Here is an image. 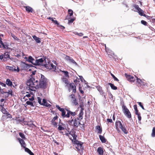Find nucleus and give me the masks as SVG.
<instances>
[{"mask_svg": "<svg viewBox=\"0 0 155 155\" xmlns=\"http://www.w3.org/2000/svg\"><path fill=\"white\" fill-rule=\"evenodd\" d=\"M35 60V59L32 56H30L28 57V59L27 60V61L29 63H31L33 65L34 64L35 62H33V61Z\"/></svg>", "mask_w": 155, "mask_h": 155, "instance_id": "21", "label": "nucleus"}, {"mask_svg": "<svg viewBox=\"0 0 155 155\" xmlns=\"http://www.w3.org/2000/svg\"><path fill=\"white\" fill-rule=\"evenodd\" d=\"M65 59L68 61L69 62L75 64L76 66H78V64L74 61V60L71 57L68 55H66L65 58Z\"/></svg>", "mask_w": 155, "mask_h": 155, "instance_id": "9", "label": "nucleus"}, {"mask_svg": "<svg viewBox=\"0 0 155 155\" xmlns=\"http://www.w3.org/2000/svg\"><path fill=\"white\" fill-rule=\"evenodd\" d=\"M10 58V56L9 55V52H7L6 55H5L4 57V59H3V61H5L8 60V59Z\"/></svg>", "mask_w": 155, "mask_h": 155, "instance_id": "19", "label": "nucleus"}, {"mask_svg": "<svg viewBox=\"0 0 155 155\" xmlns=\"http://www.w3.org/2000/svg\"><path fill=\"white\" fill-rule=\"evenodd\" d=\"M45 64L42 65V68L45 69H51V67H50V64L51 63L50 61L48 59V60L46 62H45Z\"/></svg>", "mask_w": 155, "mask_h": 155, "instance_id": "8", "label": "nucleus"}, {"mask_svg": "<svg viewBox=\"0 0 155 155\" xmlns=\"http://www.w3.org/2000/svg\"><path fill=\"white\" fill-rule=\"evenodd\" d=\"M78 121H76L75 119H73V124L72 126L76 128H77L78 127Z\"/></svg>", "mask_w": 155, "mask_h": 155, "instance_id": "24", "label": "nucleus"}, {"mask_svg": "<svg viewBox=\"0 0 155 155\" xmlns=\"http://www.w3.org/2000/svg\"><path fill=\"white\" fill-rule=\"evenodd\" d=\"M137 78V81L136 82H137L138 84H141L142 83V81L141 79H140L138 78L137 77H136Z\"/></svg>", "mask_w": 155, "mask_h": 155, "instance_id": "53", "label": "nucleus"}, {"mask_svg": "<svg viewBox=\"0 0 155 155\" xmlns=\"http://www.w3.org/2000/svg\"><path fill=\"white\" fill-rule=\"evenodd\" d=\"M84 110V108H81L80 110V112L78 115V117L79 119H80V120H82L83 119V116L84 114L83 113V110Z\"/></svg>", "mask_w": 155, "mask_h": 155, "instance_id": "14", "label": "nucleus"}, {"mask_svg": "<svg viewBox=\"0 0 155 155\" xmlns=\"http://www.w3.org/2000/svg\"><path fill=\"white\" fill-rule=\"evenodd\" d=\"M70 86L71 87L72 89L74 88L75 87H76L75 85L74 84V83H70Z\"/></svg>", "mask_w": 155, "mask_h": 155, "instance_id": "60", "label": "nucleus"}, {"mask_svg": "<svg viewBox=\"0 0 155 155\" xmlns=\"http://www.w3.org/2000/svg\"><path fill=\"white\" fill-rule=\"evenodd\" d=\"M24 148L25 151L28 153L30 155H34V153L28 148L26 147Z\"/></svg>", "mask_w": 155, "mask_h": 155, "instance_id": "20", "label": "nucleus"}, {"mask_svg": "<svg viewBox=\"0 0 155 155\" xmlns=\"http://www.w3.org/2000/svg\"><path fill=\"white\" fill-rule=\"evenodd\" d=\"M99 138L102 143H105L106 142V140L104 136L99 135Z\"/></svg>", "mask_w": 155, "mask_h": 155, "instance_id": "22", "label": "nucleus"}, {"mask_svg": "<svg viewBox=\"0 0 155 155\" xmlns=\"http://www.w3.org/2000/svg\"><path fill=\"white\" fill-rule=\"evenodd\" d=\"M19 134L21 138L22 139H26V138L25 136V135L22 133L19 132Z\"/></svg>", "mask_w": 155, "mask_h": 155, "instance_id": "33", "label": "nucleus"}, {"mask_svg": "<svg viewBox=\"0 0 155 155\" xmlns=\"http://www.w3.org/2000/svg\"><path fill=\"white\" fill-rule=\"evenodd\" d=\"M70 113V111H68V112H67V114H66L65 117L69 118L70 117V115H71Z\"/></svg>", "mask_w": 155, "mask_h": 155, "instance_id": "61", "label": "nucleus"}, {"mask_svg": "<svg viewBox=\"0 0 155 155\" xmlns=\"http://www.w3.org/2000/svg\"><path fill=\"white\" fill-rule=\"evenodd\" d=\"M79 80V79H78L77 77L76 80L74 81V82L75 83L76 85H77L78 84V83L80 82Z\"/></svg>", "mask_w": 155, "mask_h": 155, "instance_id": "50", "label": "nucleus"}, {"mask_svg": "<svg viewBox=\"0 0 155 155\" xmlns=\"http://www.w3.org/2000/svg\"><path fill=\"white\" fill-rule=\"evenodd\" d=\"M18 140L20 143L21 147H22L24 148L26 146V144L25 143L23 139L18 138Z\"/></svg>", "mask_w": 155, "mask_h": 155, "instance_id": "12", "label": "nucleus"}, {"mask_svg": "<svg viewBox=\"0 0 155 155\" xmlns=\"http://www.w3.org/2000/svg\"><path fill=\"white\" fill-rule=\"evenodd\" d=\"M136 115H137V117L139 120V122L140 121L141 119V117L140 116V113L139 112L138 113V114H137Z\"/></svg>", "mask_w": 155, "mask_h": 155, "instance_id": "48", "label": "nucleus"}, {"mask_svg": "<svg viewBox=\"0 0 155 155\" xmlns=\"http://www.w3.org/2000/svg\"><path fill=\"white\" fill-rule=\"evenodd\" d=\"M24 118H23L22 119H20L19 117H16L15 120L19 122L23 123L24 122Z\"/></svg>", "mask_w": 155, "mask_h": 155, "instance_id": "29", "label": "nucleus"}, {"mask_svg": "<svg viewBox=\"0 0 155 155\" xmlns=\"http://www.w3.org/2000/svg\"><path fill=\"white\" fill-rule=\"evenodd\" d=\"M134 7L137 10V12L141 16L146 17H149L148 16L143 13V11L139 7L138 5L135 4L134 5Z\"/></svg>", "mask_w": 155, "mask_h": 155, "instance_id": "6", "label": "nucleus"}, {"mask_svg": "<svg viewBox=\"0 0 155 155\" xmlns=\"http://www.w3.org/2000/svg\"><path fill=\"white\" fill-rule=\"evenodd\" d=\"M136 115H137V117L139 120V122L140 121L141 119V117L140 116V113L139 112L138 113V114H137Z\"/></svg>", "mask_w": 155, "mask_h": 155, "instance_id": "47", "label": "nucleus"}, {"mask_svg": "<svg viewBox=\"0 0 155 155\" xmlns=\"http://www.w3.org/2000/svg\"><path fill=\"white\" fill-rule=\"evenodd\" d=\"M62 72L64 74L66 77L68 78H69V73L68 71H62Z\"/></svg>", "mask_w": 155, "mask_h": 155, "instance_id": "32", "label": "nucleus"}, {"mask_svg": "<svg viewBox=\"0 0 155 155\" xmlns=\"http://www.w3.org/2000/svg\"><path fill=\"white\" fill-rule=\"evenodd\" d=\"M96 88L99 92L102 90V87L100 86H97L96 87Z\"/></svg>", "mask_w": 155, "mask_h": 155, "instance_id": "63", "label": "nucleus"}, {"mask_svg": "<svg viewBox=\"0 0 155 155\" xmlns=\"http://www.w3.org/2000/svg\"><path fill=\"white\" fill-rule=\"evenodd\" d=\"M79 90L81 94H83L84 93V91L81 89V87L80 86L79 87Z\"/></svg>", "mask_w": 155, "mask_h": 155, "instance_id": "64", "label": "nucleus"}, {"mask_svg": "<svg viewBox=\"0 0 155 155\" xmlns=\"http://www.w3.org/2000/svg\"><path fill=\"white\" fill-rule=\"evenodd\" d=\"M68 12L70 15V16H71L73 15V12L72 10L71 9H69L68 10Z\"/></svg>", "mask_w": 155, "mask_h": 155, "instance_id": "40", "label": "nucleus"}, {"mask_svg": "<svg viewBox=\"0 0 155 155\" xmlns=\"http://www.w3.org/2000/svg\"><path fill=\"white\" fill-rule=\"evenodd\" d=\"M48 60V58L46 56H44L43 58H41L38 59H36L35 62L34 63L33 65L35 66L41 65L42 66L43 62L44 61L45 62H46Z\"/></svg>", "mask_w": 155, "mask_h": 155, "instance_id": "1", "label": "nucleus"}, {"mask_svg": "<svg viewBox=\"0 0 155 155\" xmlns=\"http://www.w3.org/2000/svg\"><path fill=\"white\" fill-rule=\"evenodd\" d=\"M75 20L74 18H71L70 19L68 20V23L69 24H70L72 23Z\"/></svg>", "mask_w": 155, "mask_h": 155, "instance_id": "42", "label": "nucleus"}, {"mask_svg": "<svg viewBox=\"0 0 155 155\" xmlns=\"http://www.w3.org/2000/svg\"><path fill=\"white\" fill-rule=\"evenodd\" d=\"M35 81V78L33 77H31L28 80H27L26 84L28 87L35 85V84L34 81Z\"/></svg>", "mask_w": 155, "mask_h": 155, "instance_id": "7", "label": "nucleus"}, {"mask_svg": "<svg viewBox=\"0 0 155 155\" xmlns=\"http://www.w3.org/2000/svg\"><path fill=\"white\" fill-rule=\"evenodd\" d=\"M108 84L110 86L112 89L114 90H116L117 89V87L115 86L114 84L109 83Z\"/></svg>", "mask_w": 155, "mask_h": 155, "instance_id": "27", "label": "nucleus"}, {"mask_svg": "<svg viewBox=\"0 0 155 155\" xmlns=\"http://www.w3.org/2000/svg\"><path fill=\"white\" fill-rule=\"evenodd\" d=\"M123 112L125 115L128 118H131V115L129 110L126 107V106L123 104L122 107Z\"/></svg>", "mask_w": 155, "mask_h": 155, "instance_id": "5", "label": "nucleus"}, {"mask_svg": "<svg viewBox=\"0 0 155 155\" xmlns=\"http://www.w3.org/2000/svg\"><path fill=\"white\" fill-rule=\"evenodd\" d=\"M24 7L28 13L32 12L34 11L33 9L29 6H24Z\"/></svg>", "mask_w": 155, "mask_h": 155, "instance_id": "13", "label": "nucleus"}, {"mask_svg": "<svg viewBox=\"0 0 155 155\" xmlns=\"http://www.w3.org/2000/svg\"><path fill=\"white\" fill-rule=\"evenodd\" d=\"M51 124L53 125L55 127H57V123L56 122H55V121H54L53 122L52 120L51 121Z\"/></svg>", "mask_w": 155, "mask_h": 155, "instance_id": "44", "label": "nucleus"}, {"mask_svg": "<svg viewBox=\"0 0 155 155\" xmlns=\"http://www.w3.org/2000/svg\"><path fill=\"white\" fill-rule=\"evenodd\" d=\"M109 97L110 99H111V100H113V101H114V100L113 99V97L112 95V94L110 93L109 94Z\"/></svg>", "mask_w": 155, "mask_h": 155, "instance_id": "55", "label": "nucleus"}, {"mask_svg": "<svg viewBox=\"0 0 155 155\" xmlns=\"http://www.w3.org/2000/svg\"><path fill=\"white\" fill-rule=\"evenodd\" d=\"M36 85L35 84V85H33L32 86H28L27 87V88L32 91H35L36 89H38L36 88L35 87Z\"/></svg>", "mask_w": 155, "mask_h": 155, "instance_id": "18", "label": "nucleus"}, {"mask_svg": "<svg viewBox=\"0 0 155 155\" xmlns=\"http://www.w3.org/2000/svg\"><path fill=\"white\" fill-rule=\"evenodd\" d=\"M47 78H45L44 75L42 74H41V79L39 80V81H47Z\"/></svg>", "mask_w": 155, "mask_h": 155, "instance_id": "35", "label": "nucleus"}, {"mask_svg": "<svg viewBox=\"0 0 155 155\" xmlns=\"http://www.w3.org/2000/svg\"><path fill=\"white\" fill-rule=\"evenodd\" d=\"M134 109L135 111V114H137L138 113H139V111L137 109V106L136 104H135L134 106Z\"/></svg>", "mask_w": 155, "mask_h": 155, "instance_id": "30", "label": "nucleus"}, {"mask_svg": "<svg viewBox=\"0 0 155 155\" xmlns=\"http://www.w3.org/2000/svg\"><path fill=\"white\" fill-rule=\"evenodd\" d=\"M110 74L115 81H119L118 79L113 74L110 73Z\"/></svg>", "mask_w": 155, "mask_h": 155, "instance_id": "41", "label": "nucleus"}, {"mask_svg": "<svg viewBox=\"0 0 155 155\" xmlns=\"http://www.w3.org/2000/svg\"><path fill=\"white\" fill-rule=\"evenodd\" d=\"M137 103L141 107V108L143 110H145L143 104L141 102H138Z\"/></svg>", "mask_w": 155, "mask_h": 155, "instance_id": "51", "label": "nucleus"}, {"mask_svg": "<svg viewBox=\"0 0 155 155\" xmlns=\"http://www.w3.org/2000/svg\"><path fill=\"white\" fill-rule=\"evenodd\" d=\"M61 79H62V81L63 82H64L65 83V84H68L69 82H68V80L67 79L65 78H61Z\"/></svg>", "mask_w": 155, "mask_h": 155, "instance_id": "31", "label": "nucleus"}, {"mask_svg": "<svg viewBox=\"0 0 155 155\" xmlns=\"http://www.w3.org/2000/svg\"><path fill=\"white\" fill-rule=\"evenodd\" d=\"M35 101L32 102L30 101H27L26 102V104L28 105H30L31 106L34 107L35 106Z\"/></svg>", "mask_w": 155, "mask_h": 155, "instance_id": "23", "label": "nucleus"}, {"mask_svg": "<svg viewBox=\"0 0 155 155\" xmlns=\"http://www.w3.org/2000/svg\"><path fill=\"white\" fill-rule=\"evenodd\" d=\"M73 143L78 151H80L81 150H82L84 149L83 145V143L77 140L73 142Z\"/></svg>", "mask_w": 155, "mask_h": 155, "instance_id": "3", "label": "nucleus"}, {"mask_svg": "<svg viewBox=\"0 0 155 155\" xmlns=\"http://www.w3.org/2000/svg\"><path fill=\"white\" fill-rule=\"evenodd\" d=\"M48 19H50L55 24L58 25L59 24L58 21L57 20H54L53 18L49 17L48 18Z\"/></svg>", "mask_w": 155, "mask_h": 155, "instance_id": "28", "label": "nucleus"}, {"mask_svg": "<svg viewBox=\"0 0 155 155\" xmlns=\"http://www.w3.org/2000/svg\"><path fill=\"white\" fill-rule=\"evenodd\" d=\"M70 114H71V115L72 116H74L75 115H76V112H73L70 111Z\"/></svg>", "mask_w": 155, "mask_h": 155, "instance_id": "62", "label": "nucleus"}, {"mask_svg": "<svg viewBox=\"0 0 155 155\" xmlns=\"http://www.w3.org/2000/svg\"><path fill=\"white\" fill-rule=\"evenodd\" d=\"M125 75L128 80L131 83L134 82L135 78L133 76L126 73L125 74Z\"/></svg>", "mask_w": 155, "mask_h": 155, "instance_id": "10", "label": "nucleus"}, {"mask_svg": "<svg viewBox=\"0 0 155 155\" xmlns=\"http://www.w3.org/2000/svg\"><path fill=\"white\" fill-rule=\"evenodd\" d=\"M37 99L38 100V103H39V104H40L41 105L42 103L41 102V98L40 97H37Z\"/></svg>", "mask_w": 155, "mask_h": 155, "instance_id": "59", "label": "nucleus"}, {"mask_svg": "<svg viewBox=\"0 0 155 155\" xmlns=\"http://www.w3.org/2000/svg\"><path fill=\"white\" fill-rule=\"evenodd\" d=\"M12 37L15 39L17 40H19L18 38L13 34L11 33Z\"/></svg>", "mask_w": 155, "mask_h": 155, "instance_id": "56", "label": "nucleus"}, {"mask_svg": "<svg viewBox=\"0 0 155 155\" xmlns=\"http://www.w3.org/2000/svg\"><path fill=\"white\" fill-rule=\"evenodd\" d=\"M6 84L8 85L12 86V83L9 79H7L6 80Z\"/></svg>", "mask_w": 155, "mask_h": 155, "instance_id": "25", "label": "nucleus"}, {"mask_svg": "<svg viewBox=\"0 0 155 155\" xmlns=\"http://www.w3.org/2000/svg\"><path fill=\"white\" fill-rule=\"evenodd\" d=\"M96 129L97 130V133L98 134H101L102 132V128L100 125H97L96 127Z\"/></svg>", "mask_w": 155, "mask_h": 155, "instance_id": "16", "label": "nucleus"}, {"mask_svg": "<svg viewBox=\"0 0 155 155\" xmlns=\"http://www.w3.org/2000/svg\"><path fill=\"white\" fill-rule=\"evenodd\" d=\"M64 129V127H62L61 125H59L58 127V130L59 131L63 130Z\"/></svg>", "mask_w": 155, "mask_h": 155, "instance_id": "43", "label": "nucleus"}, {"mask_svg": "<svg viewBox=\"0 0 155 155\" xmlns=\"http://www.w3.org/2000/svg\"><path fill=\"white\" fill-rule=\"evenodd\" d=\"M13 92L12 90L11 89H10L8 90V92H6V93H7L9 95H10L11 96H13V94L12 93Z\"/></svg>", "mask_w": 155, "mask_h": 155, "instance_id": "38", "label": "nucleus"}, {"mask_svg": "<svg viewBox=\"0 0 155 155\" xmlns=\"http://www.w3.org/2000/svg\"><path fill=\"white\" fill-rule=\"evenodd\" d=\"M116 127L118 128V126H119V128L121 129L122 131L126 134L128 133V131L126 127L123 126L121 121L119 120H117L115 123Z\"/></svg>", "mask_w": 155, "mask_h": 155, "instance_id": "2", "label": "nucleus"}, {"mask_svg": "<svg viewBox=\"0 0 155 155\" xmlns=\"http://www.w3.org/2000/svg\"><path fill=\"white\" fill-rule=\"evenodd\" d=\"M136 115H137V117L139 120V122L140 121L141 119V117L140 116V113L139 112L138 113V114H137Z\"/></svg>", "mask_w": 155, "mask_h": 155, "instance_id": "46", "label": "nucleus"}, {"mask_svg": "<svg viewBox=\"0 0 155 155\" xmlns=\"http://www.w3.org/2000/svg\"><path fill=\"white\" fill-rule=\"evenodd\" d=\"M72 104L74 105H77L78 104V102L77 101L76 99L74 98L72 101Z\"/></svg>", "mask_w": 155, "mask_h": 155, "instance_id": "45", "label": "nucleus"}, {"mask_svg": "<svg viewBox=\"0 0 155 155\" xmlns=\"http://www.w3.org/2000/svg\"><path fill=\"white\" fill-rule=\"evenodd\" d=\"M61 116H62V117L64 118L65 117L66 112L64 109H63V110H62V111H61Z\"/></svg>", "mask_w": 155, "mask_h": 155, "instance_id": "37", "label": "nucleus"}, {"mask_svg": "<svg viewBox=\"0 0 155 155\" xmlns=\"http://www.w3.org/2000/svg\"><path fill=\"white\" fill-rule=\"evenodd\" d=\"M22 63L25 65V67L27 68H31L32 67H35V66L32 65L31 64H28L26 63L25 62H22Z\"/></svg>", "mask_w": 155, "mask_h": 155, "instance_id": "26", "label": "nucleus"}, {"mask_svg": "<svg viewBox=\"0 0 155 155\" xmlns=\"http://www.w3.org/2000/svg\"><path fill=\"white\" fill-rule=\"evenodd\" d=\"M100 94L102 95V96L104 97L105 99H106V94L103 91V90L99 92Z\"/></svg>", "mask_w": 155, "mask_h": 155, "instance_id": "34", "label": "nucleus"}, {"mask_svg": "<svg viewBox=\"0 0 155 155\" xmlns=\"http://www.w3.org/2000/svg\"><path fill=\"white\" fill-rule=\"evenodd\" d=\"M1 111L4 114H7L8 113L4 107H2V108Z\"/></svg>", "mask_w": 155, "mask_h": 155, "instance_id": "36", "label": "nucleus"}, {"mask_svg": "<svg viewBox=\"0 0 155 155\" xmlns=\"http://www.w3.org/2000/svg\"><path fill=\"white\" fill-rule=\"evenodd\" d=\"M71 120H68V124L70 125H72H72H73L72 123L73 122V119H72V117H71Z\"/></svg>", "mask_w": 155, "mask_h": 155, "instance_id": "52", "label": "nucleus"}, {"mask_svg": "<svg viewBox=\"0 0 155 155\" xmlns=\"http://www.w3.org/2000/svg\"><path fill=\"white\" fill-rule=\"evenodd\" d=\"M56 107L57 108V109H58V110H60V111H62V110H63V109H64V108H61L59 105H56Z\"/></svg>", "mask_w": 155, "mask_h": 155, "instance_id": "57", "label": "nucleus"}, {"mask_svg": "<svg viewBox=\"0 0 155 155\" xmlns=\"http://www.w3.org/2000/svg\"><path fill=\"white\" fill-rule=\"evenodd\" d=\"M141 23L144 25H147V22L143 20H142L141 21Z\"/></svg>", "mask_w": 155, "mask_h": 155, "instance_id": "58", "label": "nucleus"}, {"mask_svg": "<svg viewBox=\"0 0 155 155\" xmlns=\"http://www.w3.org/2000/svg\"><path fill=\"white\" fill-rule=\"evenodd\" d=\"M151 136L153 137H155V127H153V128Z\"/></svg>", "mask_w": 155, "mask_h": 155, "instance_id": "39", "label": "nucleus"}, {"mask_svg": "<svg viewBox=\"0 0 155 155\" xmlns=\"http://www.w3.org/2000/svg\"><path fill=\"white\" fill-rule=\"evenodd\" d=\"M35 87L38 89L39 88L45 89L47 87V81H39V84H36Z\"/></svg>", "mask_w": 155, "mask_h": 155, "instance_id": "4", "label": "nucleus"}, {"mask_svg": "<svg viewBox=\"0 0 155 155\" xmlns=\"http://www.w3.org/2000/svg\"><path fill=\"white\" fill-rule=\"evenodd\" d=\"M97 152L99 155H103L104 151L102 147H98L97 148Z\"/></svg>", "mask_w": 155, "mask_h": 155, "instance_id": "17", "label": "nucleus"}, {"mask_svg": "<svg viewBox=\"0 0 155 155\" xmlns=\"http://www.w3.org/2000/svg\"><path fill=\"white\" fill-rule=\"evenodd\" d=\"M33 38L36 41V42L38 43H40L41 42V39L40 38L37 37L35 35L32 36Z\"/></svg>", "mask_w": 155, "mask_h": 155, "instance_id": "15", "label": "nucleus"}, {"mask_svg": "<svg viewBox=\"0 0 155 155\" xmlns=\"http://www.w3.org/2000/svg\"><path fill=\"white\" fill-rule=\"evenodd\" d=\"M47 103V102L45 98H43L42 100V103L41 105L44 106Z\"/></svg>", "mask_w": 155, "mask_h": 155, "instance_id": "49", "label": "nucleus"}, {"mask_svg": "<svg viewBox=\"0 0 155 155\" xmlns=\"http://www.w3.org/2000/svg\"><path fill=\"white\" fill-rule=\"evenodd\" d=\"M76 133L75 131H71L69 133V134L71 135L73 138V140H72V142H74L78 140L77 139V135L75 134Z\"/></svg>", "mask_w": 155, "mask_h": 155, "instance_id": "11", "label": "nucleus"}, {"mask_svg": "<svg viewBox=\"0 0 155 155\" xmlns=\"http://www.w3.org/2000/svg\"><path fill=\"white\" fill-rule=\"evenodd\" d=\"M6 68L8 69H9L10 71H13V67L12 66H6Z\"/></svg>", "mask_w": 155, "mask_h": 155, "instance_id": "54", "label": "nucleus"}]
</instances>
